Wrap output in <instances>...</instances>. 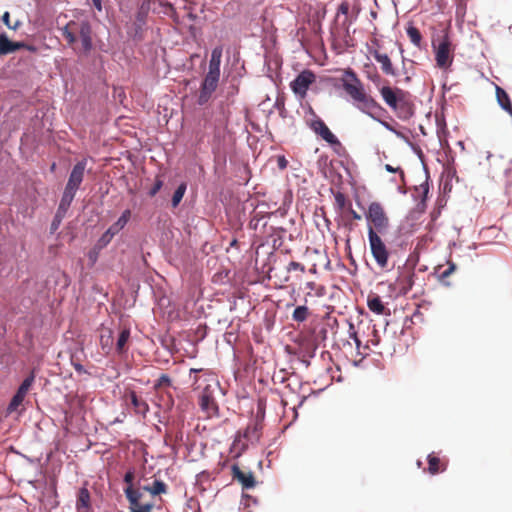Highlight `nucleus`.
<instances>
[{
  "instance_id": "56",
  "label": "nucleus",
  "mask_w": 512,
  "mask_h": 512,
  "mask_svg": "<svg viewBox=\"0 0 512 512\" xmlns=\"http://www.w3.org/2000/svg\"><path fill=\"white\" fill-rule=\"evenodd\" d=\"M21 21L20 20H16L14 24H11L9 26V29H12V30H17L20 26H21Z\"/></svg>"
},
{
  "instance_id": "15",
  "label": "nucleus",
  "mask_w": 512,
  "mask_h": 512,
  "mask_svg": "<svg viewBox=\"0 0 512 512\" xmlns=\"http://www.w3.org/2000/svg\"><path fill=\"white\" fill-rule=\"evenodd\" d=\"M192 374L194 375V384H220L214 373L205 371L203 369H191L190 377H192Z\"/></svg>"
},
{
  "instance_id": "48",
  "label": "nucleus",
  "mask_w": 512,
  "mask_h": 512,
  "mask_svg": "<svg viewBox=\"0 0 512 512\" xmlns=\"http://www.w3.org/2000/svg\"><path fill=\"white\" fill-rule=\"evenodd\" d=\"M377 121H378V122H379L383 127H385L387 130H389V131H391V132H393V133H395V134L399 135V133H398V132H397V131H396V130H395V129H394V128H393V127L388 123V122H386V121H384V120H381V119H379V118H378V120H377Z\"/></svg>"
},
{
  "instance_id": "53",
  "label": "nucleus",
  "mask_w": 512,
  "mask_h": 512,
  "mask_svg": "<svg viewBox=\"0 0 512 512\" xmlns=\"http://www.w3.org/2000/svg\"><path fill=\"white\" fill-rule=\"evenodd\" d=\"M34 379H35V378H34V375H33V374H31V375L27 376V377L22 381V383H21V384H33Z\"/></svg>"
},
{
  "instance_id": "33",
  "label": "nucleus",
  "mask_w": 512,
  "mask_h": 512,
  "mask_svg": "<svg viewBox=\"0 0 512 512\" xmlns=\"http://www.w3.org/2000/svg\"><path fill=\"white\" fill-rule=\"evenodd\" d=\"M348 326H349V329H348L349 338L354 341L357 350H360V348L362 347V343L358 337L357 331L355 329V325L353 322L349 321Z\"/></svg>"
},
{
  "instance_id": "19",
  "label": "nucleus",
  "mask_w": 512,
  "mask_h": 512,
  "mask_svg": "<svg viewBox=\"0 0 512 512\" xmlns=\"http://www.w3.org/2000/svg\"><path fill=\"white\" fill-rule=\"evenodd\" d=\"M29 390V386H19L18 391L11 399L7 411L8 413L16 412L18 411L19 407L22 405L25 396L27 395Z\"/></svg>"
},
{
  "instance_id": "42",
  "label": "nucleus",
  "mask_w": 512,
  "mask_h": 512,
  "mask_svg": "<svg viewBox=\"0 0 512 512\" xmlns=\"http://www.w3.org/2000/svg\"><path fill=\"white\" fill-rule=\"evenodd\" d=\"M111 333L109 334V336L107 337V339H105L104 336H101V344H102V348L105 350L107 348V353L111 350L112 346H111Z\"/></svg>"
},
{
  "instance_id": "58",
  "label": "nucleus",
  "mask_w": 512,
  "mask_h": 512,
  "mask_svg": "<svg viewBox=\"0 0 512 512\" xmlns=\"http://www.w3.org/2000/svg\"><path fill=\"white\" fill-rule=\"evenodd\" d=\"M339 12L346 14L348 12V6L347 4H341L339 7Z\"/></svg>"
},
{
  "instance_id": "59",
  "label": "nucleus",
  "mask_w": 512,
  "mask_h": 512,
  "mask_svg": "<svg viewBox=\"0 0 512 512\" xmlns=\"http://www.w3.org/2000/svg\"><path fill=\"white\" fill-rule=\"evenodd\" d=\"M350 213H351V216L353 219H355V220L361 219V215L359 213H357L355 210L352 209Z\"/></svg>"
},
{
  "instance_id": "2",
  "label": "nucleus",
  "mask_w": 512,
  "mask_h": 512,
  "mask_svg": "<svg viewBox=\"0 0 512 512\" xmlns=\"http://www.w3.org/2000/svg\"><path fill=\"white\" fill-rule=\"evenodd\" d=\"M368 227L371 226L377 234L385 233L389 228V218L379 202H371L365 213Z\"/></svg>"
},
{
  "instance_id": "61",
  "label": "nucleus",
  "mask_w": 512,
  "mask_h": 512,
  "mask_svg": "<svg viewBox=\"0 0 512 512\" xmlns=\"http://www.w3.org/2000/svg\"><path fill=\"white\" fill-rule=\"evenodd\" d=\"M137 20L138 21H143V15L141 13H138Z\"/></svg>"
},
{
  "instance_id": "64",
  "label": "nucleus",
  "mask_w": 512,
  "mask_h": 512,
  "mask_svg": "<svg viewBox=\"0 0 512 512\" xmlns=\"http://www.w3.org/2000/svg\"><path fill=\"white\" fill-rule=\"evenodd\" d=\"M399 192L402 193V194H405V191L402 190L401 188H399Z\"/></svg>"
},
{
  "instance_id": "34",
  "label": "nucleus",
  "mask_w": 512,
  "mask_h": 512,
  "mask_svg": "<svg viewBox=\"0 0 512 512\" xmlns=\"http://www.w3.org/2000/svg\"><path fill=\"white\" fill-rule=\"evenodd\" d=\"M70 25H75V22L68 23L65 27L61 29L62 36L67 40L69 44H73L77 41L75 34L70 31Z\"/></svg>"
},
{
  "instance_id": "35",
  "label": "nucleus",
  "mask_w": 512,
  "mask_h": 512,
  "mask_svg": "<svg viewBox=\"0 0 512 512\" xmlns=\"http://www.w3.org/2000/svg\"><path fill=\"white\" fill-rule=\"evenodd\" d=\"M64 218H65L64 215H62V214H60L58 212L55 213V215L53 217V220L51 222V225H50V232L51 233H55L58 230V228L60 227V225H61V223H62Z\"/></svg>"
},
{
  "instance_id": "7",
  "label": "nucleus",
  "mask_w": 512,
  "mask_h": 512,
  "mask_svg": "<svg viewBox=\"0 0 512 512\" xmlns=\"http://www.w3.org/2000/svg\"><path fill=\"white\" fill-rule=\"evenodd\" d=\"M310 128L331 147H333L335 152L338 153V148H342V144L339 139L331 132V130L322 119L316 118L312 120L310 123Z\"/></svg>"
},
{
  "instance_id": "30",
  "label": "nucleus",
  "mask_w": 512,
  "mask_h": 512,
  "mask_svg": "<svg viewBox=\"0 0 512 512\" xmlns=\"http://www.w3.org/2000/svg\"><path fill=\"white\" fill-rule=\"evenodd\" d=\"M187 185L186 183L182 182L174 191V194L172 196L171 205L173 208H176L180 202L182 201L184 194L186 192Z\"/></svg>"
},
{
  "instance_id": "26",
  "label": "nucleus",
  "mask_w": 512,
  "mask_h": 512,
  "mask_svg": "<svg viewBox=\"0 0 512 512\" xmlns=\"http://www.w3.org/2000/svg\"><path fill=\"white\" fill-rule=\"evenodd\" d=\"M380 92L385 103L389 107L395 109L397 107L398 99L392 88H390L389 86H383Z\"/></svg>"
},
{
  "instance_id": "41",
  "label": "nucleus",
  "mask_w": 512,
  "mask_h": 512,
  "mask_svg": "<svg viewBox=\"0 0 512 512\" xmlns=\"http://www.w3.org/2000/svg\"><path fill=\"white\" fill-rule=\"evenodd\" d=\"M455 269H456V265L454 263H449V267L441 273L440 279L447 278L454 272Z\"/></svg>"
},
{
  "instance_id": "14",
  "label": "nucleus",
  "mask_w": 512,
  "mask_h": 512,
  "mask_svg": "<svg viewBox=\"0 0 512 512\" xmlns=\"http://www.w3.org/2000/svg\"><path fill=\"white\" fill-rule=\"evenodd\" d=\"M233 480L238 481L243 489H251L256 485L255 476L251 471H243L236 464L231 467Z\"/></svg>"
},
{
  "instance_id": "38",
  "label": "nucleus",
  "mask_w": 512,
  "mask_h": 512,
  "mask_svg": "<svg viewBox=\"0 0 512 512\" xmlns=\"http://www.w3.org/2000/svg\"><path fill=\"white\" fill-rule=\"evenodd\" d=\"M385 170L389 173H399L401 181H405V174L401 167H393L390 164H386Z\"/></svg>"
},
{
  "instance_id": "28",
  "label": "nucleus",
  "mask_w": 512,
  "mask_h": 512,
  "mask_svg": "<svg viewBox=\"0 0 512 512\" xmlns=\"http://www.w3.org/2000/svg\"><path fill=\"white\" fill-rule=\"evenodd\" d=\"M129 397L131 400V403L133 404L135 410L137 413L145 414L148 410V405L145 401H143L141 398H139L135 392L131 391L129 393Z\"/></svg>"
},
{
  "instance_id": "39",
  "label": "nucleus",
  "mask_w": 512,
  "mask_h": 512,
  "mask_svg": "<svg viewBox=\"0 0 512 512\" xmlns=\"http://www.w3.org/2000/svg\"><path fill=\"white\" fill-rule=\"evenodd\" d=\"M295 270H299L301 272H304L305 271V267L303 264L299 263V262H296V261H291L288 266H287V271L288 272H291V271H295Z\"/></svg>"
},
{
  "instance_id": "62",
  "label": "nucleus",
  "mask_w": 512,
  "mask_h": 512,
  "mask_svg": "<svg viewBox=\"0 0 512 512\" xmlns=\"http://www.w3.org/2000/svg\"><path fill=\"white\" fill-rule=\"evenodd\" d=\"M461 149H464V143L462 141H458L457 143Z\"/></svg>"
},
{
  "instance_id": "57",
  "label": "nucleus",
  "mask_w": 512,
  "mask_h": 512,
  "mask_svg": "<svg viewBox=\"0 0 512 512\" xmlns=\"http://www.w3.org/2000/svg\"><path fill=\"white\" fill-rule=\"evenodd\" d=\"M24 49L28 50L29 52H36L37 51V47L34 46V45H30V44H27L26 43V46H24Z\"/></svg>"
},
{
  "instance_id": "16",
  "label": "nucleus",
  "mask_w": 512,
  "mask_h": 512,
  "mask_svg": "<svg viewBox=\"0 0 512 512\" xmlns=\"http://www.w3.org/2000/svg\"><path fill=\"white\" fill-rule=\"evenodd\" d=\"M373 57L381 65V70L384 74L389 76L397 75V72L394 69L392 62L387 54L380 53L379 51L375 50L373 52Z\"/></svg>"
},
{
  "instance_id": "37",
  "label": "nucleus",
  "mask_w": 512,
  "mask_h": 512,
  "mask_svg": "<svg viewBox=\"0 0 512 512\" xmlns=\"http://www.w3.org/2000/svg\"><path fill=\"white\" fill-rule=\"evenodd\" d=\"M162 186H163V181L159 178H156L153 186L150 188V190L148 192L149 196L154 197L160 191Z\"/></svg>"
},
{
  "instance_id": "10",
  "label": "nucleus",
  "mask_w": 512,
  "mask_h": 512,
  "mask_svg": "<svg viewBox=\"0 0 512 512\" xmlns=\"http://www.w3.org/2000/svg\"><path fill=\"white\" fill-rule=\"evenodd\" d=\"M263 403L260 400L258 403V414L256 419L250 423L244 431V437L251 443L257 442L260 439L261 431L263 428Z\"/></svg>"
},
{
  "instance_id": "21",
  "label": "nucleus",
  "mask_w": 512,
  "mask_h": 512,
  "mask_svg": "<svg viewBox=\"0 0 512 512\" xmlns=\"http://www.w3.org/2000/svg\"><path fill=\"white\" fill-rule=\"evenodd\" d=\"M447 464L434 453L428 455V472L435 475L446 470Z\"/></svg>"
},
{
  "instance_id": "4",
  "label": "nucleus",
  "mask_w": 512,
  "mask_h": 512,
  "mask_svg": "<svg viewBox=\"0 0 512 512\" xmlns=\"http://www.w3.org/2000/svg\"><path fill=\"white\" fill-rule=\"evenodd\" d=\"M367 234L370 250L374 260L379 267L385 268L389 259V252L386 248V245L382 241L379 234H377V231H374L371 226L368 227Z\"/></svg>"
},
{
  "instance_id": "60",
  "label": "nucleus",
  "mask_w": 512,
  "mask_h": 512,
  "mask_svg": "<svg viewBox=\"0 0 512 512\" xmlns=\"http://www.w3.org/2000/svg\"><path fill=\"white\" fill-rule=\"evenodd\" d=\"M238 92L237 88L235 86L232 87V91L229 92L230 95H234Z\"/></svg>"
},
{
  "instance_id": "32",
  "label": "nucleus",
  "mask_w": 512,
  "mask_h": 512,
  "mask_svg": "<svg viewBox=\"0 0 512 512\" xmlns=\"http://www.w3.org/2000/svg\"><path fill=\"white\" fill-rule=\"evenodd\" d=\"M134 480H135V472L133 469H130L125 473L124 478H123V481L126 484V486L124 488H134V489L142 488V486L136 484L134 482Z\"/></svg>"
},
{
  "instance_id": "22",
  "label": "nucleus",
  "mask_w": 512,
  "mask_h": 512,
  "mask_svg": "<svg viewBox=\"0 0 512 512\" xmlns=\"http://www.w3.org/2000/svg\"><path fill=\"white\" fill-rule=\"evenodd\" d=\"M223 54V47L218 45L214 47L211 51V57L209 61V71L220 72L221 59Z\"/></svg>"
},
{
  "instance_id": "24",
  "label": "nucleus",
  "mask_w": 512,
  "mask_h": 512,
  "mask_svg": "<svg viewBox=\"0 0 512 512\" xmlns=\"http://www.w3.org/2000/svg\"><path fill=\"white\" fill-rule=\"evenodd\" d=\"M142 489L152 497L167 493V485L161 480H154L151 485L142 486Z\"/></svg>"
},
{
  "instance_id": "11",
  "label": "nucleus",
  "mask_w": 512,
  "mask_h": 512,
  "mask_svg": "<svg viewBox=\"0 0 512 512\" xmlns=\"http://www.w3.org/2000/svg\"><path fill=\"white\" fill-rule=\"evenodd\" d=\"M86 166H87L86 159H82V160L78 161L73 166V168L69 174L68 181L65 185L66 188H69L74 191L79 190V188L83 182V179H84V173H85Z\"/></svg>"
},
{
  "instance_id": "9",
  "label": "nucleus",
  "mask_w": 512,
  "mask_h": 512,
  "mask_svg": "<svg viewBox=\"0 0 512 512\" xmlns=\"http://www.w3.org/2000/svg\"><path fill=\"white\" fill-rule=\"evenodd\" d=\"M433 46H435L433 44ZM435 48V60L437 66L441 69H446L452 64V57L450 55L451 52V42L448 34H444Z\"/></svg>"
},
{
  "instance_id": "63",
  "label": "nucleus",
  "mask_w": 512,
  "mask_h": 512,
  "mask_svg": "<svg viewBox=\"0 0 512 512\" xmlns=\"http://www.w3.org/2000/svg\"><path fill=\"white\" fill-rule=\"evenodd\" d=\"M336 199H337L338 201H340L341 199L343 200V196H342V194H338V196L336 197Z\"/></svg>"
},
{
  "instance_id": "40",
  "label": "nucleus",
  "mask_w": 512,
  "mask_h": 512,
  "mask_svg": "<svg viewBox=\"0 0 512 512\" xmlns=\"http://www.w3.org/2000/svg\"><path fill=\"white\" fill-rule=\"evenodd\" d=\"M70 206H71L70 204L65 203V202H62V201L60 200V203H59V205H58V208H57L56 212H58V213H60V214H62V215H64V216H66V214H67V212H68V210H69Z\"/></svg>"
},
{
  "instance_id": "18",
  "label": "nucleus",
  "mask_w": 512,
  "mask_h": 512,
  "mask_svg": "<svg viewBox=\"0 0 512 512\" xmlns=\"http://www.w3.org/2000/svg\"><path fill=\"white\" fill-rule=\"evenodd\" d=\"M77 512H92L90 504V493L87 488H81L76 501Z\"/></svg>"
},
{
  "instance_id": "54",
  "label": "nucleus",
  "mask_w": 512,
  "mask_h": 512,
  "mask_svg": "<svg viewBox=\"0 0 512 512\" xmlns=\"http://www.w3.org/2000/svg\"><path fill=\"white\" fill-rule=\"evenodd\" d=\"M286 232V229L285 228H282V227H278V228H274V233L275 235H284Z\"/></svg>"
},
{
  "instance_id": "25",
  "label": "nucleus",
  "mask_w": 512,
  "mask_h": 512,
  "mask_svg": "<svg viewBox=\"0 0 512 512\" xmlns=\"http://www.w3.org/2000/svg\"><path fill=\"white\" fill-rule=\"evenodd\" d=\"M368 308L377 315L385 314V306L379 295L369 296L367 299Z\"/></svg>"
},
{
  "instance_id": "55",
  "label": "nucleus",
  "mask_w": 512,
  "mask_h": 512,
  "mask_svg": "<svg viewBox=\"0 0 512 512\" xmlns=\"http://www.w3.org/2000/svg\"><path fill=\"white\" fill-rule=\"evenodd\" d=\"M412 278H413V275H408V276L406 277V284H407L408 289H411V288H412V285H413V280H412Z\"/></svg>"
},
{
  "instance_id": "43",
  "label": "nucleus",
  "mask_w": 512,
  "mask_h": 512,
  "mask_svg": "<svg viewBox=\"0 0 512 512\" xmlns=\"http://www.w3.org/2000/svg\"><path fill=\"white\" fill-rule=\"evenodd\" d=\"M261 218H258L257 215L252 217V219L249 222V228L252 230H257L258 226L260 224Z\"/></svg>"
},
{
  "instance_id": "17",
  "label": "nucleus",
  "mask_w": 512,
  "mask_h": 512,
  "mask_svg": "<svg viewBox=\"0 0 512 512\" xmlns=\"http://www.w3.org/2000/svg\"><path fill=\"white\" fill-rule=\"evenodd\" d=\"M92 29L89 22L84 21L80 24L79 35L82 42L83 50L88 53L92 49Z\"/></svg>"
},
{
  "instance_id": "44",
  "label": "nucleus",
  "mask_w": 512,
  "mask_h": 512,
  "mask_svg": "<svg viewBox=\"0 0 512 512\" xmlns=\"http://www.w3.org/2000/svg\"><path fill=\"white\" fill-rule=\"evenodd\" d=\"M421 189L423 193L422 201H425L429 192V185L427 182L422 183L419 187H416V190Z\"/></svg>"
},
{
  "instance_id": "27",
  "label": "nucleus",
  "mask_w": 512,
  "mask_h": 512,
  "mask_svg": "<svg viewBox=\"0 0 512 512\" xmlns=\"http://www.w3.org/2000/svg\"><path fill=\"white\" fill-rule=\"evenodd\" d=\"M407 36L409 37L411 43L417 48H422V35L418 28L413 25H409L406 28Z\"/></svg>"
},
{
  "instance_id": "3",
  "label": "nucleus",
  "mask_w": 512,
  "mask_h": 512,
  "mask_svg": "<svg viewBox=\"0 0 512 512\" xmlns=\"http://www.w3.org/2000/svg\"><path fill=\"white\" fill-rule=\"evenodd\" d=\"M125 497L128 502L129 512H152L155 504L153 500H146L142 488H124Z\"/></svg>"
},
{
  "instance_id": "1",
  "label": "nucleus",
  "mask_w": 512,
  "mask_h": 512,
  "mask_svg": "<svg viewBox=\"0 0 512 512\" xmlns=\"http://www.w3.org/2000/svg\"><path fill=\"white\" fill-rule=\"evenodd\" d=\"M342 87L345 92L353 99L357 109L367 114L374 120H378L377 111H381V106L369 95L365 93L364 86L356 73L348 68L342 79Z\"/></svg>"
},
{
  "instance_id": "20",
  "label": "nucleus",
  "mask_w": 512,
  "mask_h": 512,
  "mask_svg": "<svg viewBox=\"0 0 512 512\" xmlns=\"http://www.w3.org/2000/svg\"><path fill=\"white\" fill-rule=\"evenodd\" d=\"M496 98L499 106L512 117V103L507 92L501 87H496Z\"/></svg>"
},
{
  "instance_id": "47",
  "label": "nucleus",
  "mask_w": 512,
  "mask_h": 512,
  "mask_svg": "<svg viewBox=\"0 0 512 512\" xmlns=\"http://www.w3.org/2000/svg\"><path fill=\"white\" fill-rule=\"evenodd\" d=\"M277 164H278V167L283 170L287 167L288 165V161L286 160V158L284 156H279L278 159H277Z\"/></svg>"
},
{
  "instance_id": "49",
  "label": "nucleus",
  "mask_w": 512,
  "mask_h": 512,
  "mask_svg": "<svg viewBox=\"0 0 512 512\" xmlns=\"http://www.w3.org/2000/svg\"><path fill=\"white\" fill-rule=\"evenodd\" d=\"M24 46H26V43L23 41H13V53L18 50L24 49Z\"/></svg>"
},
{
  "instance_id": "51",
  "label": "nucleus",
  "mask_w": 512,
  "mask_h": 512,
  "mask_svg": "<svg viewBox=\"0 0 512 512\" xmlns=\"http://www.w3.org/2000/svg\"><path fill=\"white\" fill-rule=\"evenodd\" d=\"M277 237L273 240L274 247H280L283 243V237L282 235H276Z\"/></svg>"
},
{
  "instance_id": "52",
  "label": "nucleus",
  "mask_w": 512,
  "mask_h": 512,
  "mask_svg": "<svg viewBox=\"0 0 512 512\" xmlns=\"http://www.w3.org/2000/svg\"><path fill=\"white\" fill-rule=\"evenodd\" d=\"M94 7L101 12L102 11V0H91Z\"/></svg>"
},
{
  "instance_id": "8",
  "label": "nucleus",
  "mask_w": 512,
  "mask_h": 512,
  "mask_svg": "<svg viewBox=\"0 0 512 512\" xmlns=\"http://www.w3.org/2000/svg\"><path fill=\"white\" fill-rule=\"evenodd\" d=\"M294 343L298 346L297 354L303 358H313L318 348L317 339L313 334H300Z\"/></svg>"
},
{
  "instance_id": "12",
  "label": "nucleus",
  "mask_w": 512,
  "mask_h": 512,
  "mask_svg": "<svg viewBox=\"0 0 512 512\" xmlns=\"http://www.w3.org/2000/svg\"><path fill=\"white\" fill-rule=\"evenodd\" d=\"M199 405L207 417L218 416V404L215 401L213 392L209 389V386H206L202 391Z\"/></svg>"
},
{
  "instance_id": "6",
  "label": "nucleus",
  "mask_w": 512,
  "mask_h": 512,
  "mask_svg": "<svg viewBox=\"0 0 512 512\" xmlns=\"http://www.w3.org/2000/svg\"><path fill=\"white\" fill-rule=\"evenodd\" d=\"M219 78L220 72L208 70L201 84L200 93L197 100L199 105H205L209 101L212 94L217 89Z\"/></svg>"
},
{
  "instance_id": "13",
  "label": "nucleus",
  "mask_w": 512,
  "mask_h": 512,
  "mask_svg": "<svg viewBox=\"0 0 512 512\" xmlns=\"http://www.w3.org/2000/svg\"><path fill=\"white\" fill-rule=\"evenodd\" d=\"M313 80L312 72L303 71L291 82V89L295 94L305 95Z\"/></svg>"
},
{
  "instance_id": "31",
  "label": "nucleus",
  "mask_w": 512,
  "mask_h": 512,
  "mask_svg": "<svg viewBox=\"0 0 512 512\" xmlns=\"http://www.w3.org/2000/svg\"><path fill=\"white\" fill-rule=\"evenodd\" d=\"M309 315V309L305 305L297 306L293 313H292V319L296 322H304Z\"/></svg>"
},
{
  "instance_id": "50",
  "label": "nucleus",
  "mask_w": 512,
  "mask_h": 512,
  "mask_svg": "<svg viewBox=\"0 0 512 512\" xmlns=\"http://www.w3.org/2000/svg\"><path fill=\"white\" fill-rule=\"evenodd\" d=\"M2 21L3 23L9 28V26L11 25L10 23V13L8 11H6L3 16H2Z\"/></svg>"
},
{
  "instance_id": "5",
  "label": "nucleus",
  "mask_w": 512,
  "mask_h": 512,
  "mask_svg": "<svg viewBox=\"0 0 512 512\" xmlns=\"http://www.w3.org/2000/svg\"><path fill=\"white\" fill-rule=\"evenodd\" d=\"M131 217L130 209H126L122 212L121 216L113 223L98 239L96 246L99 249L106 247L113 237L118 234L128 223Z\"/></svg>"
},
{
  "instance_id": "23",
  "label": "nucleus",
  "mask_w": 512,
  "mask_h": 512,
  "mask_svg": "<svg viewBox=\"0 0 512 512\" xmlns=\"http://www.w3.org/2000/svg\"><path fill=\"white\" fill-rule=\"evenodd\" d=\"M130 338V329L124 328L120 331L116 345H115V351L118 355H123L127 352V343Z\"/></svg>"
},
{
  "instance_id": "46",
  "label": "nucleus",
  "mask_w": 512,
  "mask_h": 512,
  "mask_svg": "<svg viewBox=\"0 0 512 512\" xmlns=\"http://www.w3.org/2000/svg\"><path fill=\"white\" fill-rule=\"evenodd\" d=\"M274 106L280 111V114L283 115V112L285 111L283 99L277 98Z\"/></svg>"
},
{
  "instance_id": "29",
  "label": "nucleus",
  "mask_w": 512,
  "mask_h": 512,
  "mask_svg": "<svg viewBox=\"0 0 512 512\" xmlns=\"http://www.w3.org/2000/svg\"><path fill=\"white\" fill-rule=\"evenodd\" d=\"M13 53V41L5 33H0V55Z\"/></svg>"
},
{
  "instance_id": "45",
  "label": "nucleus",
  "mask_w": 512,
  "mask_h": 512,
  "mask_svg": "<svg viewBox=\"0 0 512 512\" xmlns=\"http://www.w3.org/2000/svg\"><path fill=\"white\" fill-rule=\"evenodd\" d=\"M155 384H170V378L166 374H161L155 381Z\"/></svg>"
},
{
  "instance_id": "36",
  "label": "nucleus",
  "mask_w": 512,
  "mask_h": 512,
  "mask_svg": "<svg viewBox=\"0 0 512 512\" xmlns=\"http://www.w3.org/2000/svg\"><path fill=\"white\" fill-rule=\"evenodd\" d=\"M76 193H77V191H74V190H71V189L65 187L60 200L62 202H65V203H68L71 205V203L73 202V200L75 198Z\"/></svg>"
}]
</instances>
